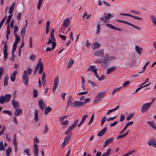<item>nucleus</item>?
<instances>
[{"label":"nucleus","mask_w":156,"mask_h":156,"mask_svg":"<svg viewBox=\"0 0 156 156\" xmlns=\"http://www.w3.org/2000/svg\"><path fill=\"white\" fill-rule=\"evenodd\" d=\"M115 59L116 58L115 57L110 56L108 57L107 55H106L104 58L101 60L102 66L104 67H105L111 61Z\"/></svg>","instance_id":"1"},{"label":"nucleus","mask_w":156,"mask_h":156,"mask_svg":"<svg viewBox=\"0 0 156 156\" xmlns=\"http://www.w3.org/2000/svg\"><path fill=\"white\" fill-rule=\"evenodd\" d=\"M106 95V92L104 91L102 92L98 93L96 96L94 101V103H98V102L101 100Z\"/></svg>","instance_id":"2"},{"label":"nucleus","mask_w":156,"mask_h":156,"mask_svg":"<svg viewBox=\"0 0 156 156\" xmlns=\"http://www.w3.org/2000/svg\"><path fill=\"white\" fill-rule=\"evenodd\" d=\"M11 98V95L9 94H6L4 96L2 95L0 97V103L3 104L5 102L9 101Z\"/></svg>","instance_id":"3"},{"label":"nucleus","mask_w":156,"mask_h":156,"mask_svg":"<svg viewBox=\"0 0 156 156\" xmlns=\"http://www.w3.org/2000/svg\"><path fill=\"white\" fill-rule=\"evenodd\" d=\"M22 79L24 84L27 86L28 85L29 81V77L27 74V70H26L24 71L22 76Z\"/></svg>","instance_id":"4"},{"label":"nucleus","mask_w":156,"mask_h":156,"mask_svg":"<svg viewBox=\"0 0 156 156\" xmlns=\"http://www.w3.org/2000/svg\"><path fill=\"white\" fill-rule=\"evenodd\" d=\"M152 104V102H150L143 105L141 107V112L142 113H144L147 112Z\"/></svg>","instance_id":"5"},{"label":"nucleus","mask_w":156,"mask_h":156,"mask_svg":"<svg viewBox=\"0 0 156 156\" xmlns=\"http://www.w3.org/2000/svg\"><path fill=\"white\" fill-rule=\"evenodd\" d=\"M71 138V135L70 134L68 135L65 137L64 141L61 145V148L62 149H63L66 145L68 143Z\"/></svg>","instance_id":"6"},{"label":"nucleus","mask_w":156,"mask_h":156,"mask_svg":"<svg viewBox=\"0 0 156 156\" xmlns=\"http://www.w3.org/2000/svg\"><path fill=\"white\" fill-rule=\"evenodd\" d=\"M7 41H6L4 47L3 48V52L4 54V61H5L8 58L7 48L8 46L7 44Z\"/></svg>","instance_id":"7"},{"label":"nucleus","mask_w":156,"mask_h":156,"mask_svg":"<svg viewBox=\"0 0 156 156\" xmlns=\"http://www.w3.org/2000/svg\"><path fill=\"white\" fill-rule=\"evenodd\" d=\"M111 16V14L109 13L107 14L105 17L102 16L100 18V20L103 22L106 23L109 21V19Z\"/></svg>","instance_id":"8"},{"label":"nucleus","mask_w":156,"mask_h":156,"mask_svg":"<svg viewBox=\"0 0 156 156\" xmlns=\"http://www.w3.org/2000/svg\"><path fill=\"white\" fill-rule=\"evenodd\" d=\"M59 84V77L57 76L54 80L53 91L54 92L58 87Z\"/></svg>","instance_id":"9"},{"label":"nucleus","mask_w":156,"mask_h":156,"mask_svg":"<svg viewBox=\"0 0 156 156\" xmlns=\"http://www.w3.org/2000/svg\"><path fill=\"white\" fill-rule=\"evenodd\" d=\"M84 103L83 102H80L78 101H76L73 103L72 107L73 108H80L83 105Z\"/></svg>","instance_id":"10"},{"label":"nucleus","mask_w":156,"mask_h":156,"mask_svg":"<svg viewBox=\"0 0 156 156\" xmlns=\"http://www.w3.org/2000/svg\"><path fill=\"white\" fill-rule=\"evenodd\" d=\"M116 21L117 22L122 23H124L127 24L130 26H131L134 27V28H135L139 30H140L141 29L140 27H138L136 26V25H133L131 23H129L126 21L122 20H117Z\"/></svg>","instance_id":"11"},{"label":"nucleus","mask_w":156,"mask_h":156,"mask_svg":"<svg viewBox=\"0 0 156 156\" xmlns=\"http://www.w3.org/2000/svg\"><path fill=\"white\" fill-rule=\"evenodd\" d=\"M94 55L95 56H99L101 57H103L104 55V50L102 49L95 51H94Z\"/></svg>","instance_id":"12"},{"label":"nucleus","mask_w":156,"mask_h":156,"mask_svg":"<svg viewBox=\"0 0 156 156\" xmlns=\"http://www.w3.org/2000/svg\"><path fill=\"white\" fill-rule=\"evenodd\" d=\"M34 150L33 154L35 156H38L39 151V146L37 144H35L33 145Z\"/></svg>","instance_id":"13"},{"label":"nucleus","mask_w":156,"mask_h":156,"mask_svg":"<svg viewBox=\"0 0 156 156\" xmlns=\"http://www.w3.org/2000/svg\"><path fill=\"white\" fill-rule=\"evenodd\" d=\"M12 104L15 109H17L20 108L19 104L18 101L15 100H12Z\"/></svg>","instance_id":"14"},{"label":"nucleus","mask_w":156,"mask_h":156,"mask_svg":"<svg viewBox=\"0 0 156 156\" xmlns=\"http://www.w3.org/2000/svg\"><path fill=\"white\" fill-rule=\"evenodd\" d=\"M113 141V138H111L108 139L105 142V144L103 145V147H107L109 144L112 143Z\"/></svg>","instance_id":"15"},{"label":"nucleus","mask_w":156,"mask_h":156,"mask_svg":"<svg viewBox=\"0 0 156 156\" xmlns=\"http://www.w3.org/2000/svg\"><path fill=\"white\" fill-rule=\"evenodd\" d=\"M98 70V68L94 66H90L87 69L88 71H92L93 73Z\"/></svg>","instance_id":"16"},{"label":"nucleus","mask_w":156,"mask_h":156,"mask_svg":"<svg viewBox=\"0 0 156 156\" xmlns=\"http://www.w3.org/2000/svg\"><path fill=\"white\" fill-rule=\"evenodd\" d=\"M106 26L107 27H108L112 29H114V30L119 31H122V29H120L119 27H115L113 26L112 24H109V23L106 24Z\"/></svg>","instance_id":"17"},{"label":"nucleus","mask_w":156,"mask_h":156,"mask_svg":"<svg viewBox=\"0 0 156 156\" xmlns=\"http://www.w3.org/2000/svg\"><path fill=\"white\" fill-rule=\"evenodd\" d=\"M38 104L40 109L42 110H44L45 107V105L43 101L42 100L39 101Z\"/></svg>","instance_id":"18"},{"label":"nucleus","mask_w":156,"mask_h":156,"mask_svg":"<svg viewBox=\"0 0 156 156\" xmlns=\"http://www.w3.org/2000/svg\"><path fill=\"white\" fill-rule=\"evenodd\" d=\"M100 44L97 42H94L92 45V48L93 50L99 48L100 47Z\"/></svg>","instance_id":"19"},{"label":"nucleus","mask_w":156,"mask_h":156,"mask_svg":"<svg viewBox=\"0 0 156 156\" xmlns=\"http://www.w3.org/2000/svg\"><path fill=\"white\" fill-rule=\"evenodd\" d=\"M107 130V127H105L99 133L97 134V136H101L104 134L106 132Z\"/></svg>","instance_id":"20"},{"label":"nucleus","mask_w":156,"mask_h":156,"mask_svg":"<svg viewBox=\"0 0 156 156\" xmlns=\"http://www.w3.org/2000/svg\"><path fill=\"white\" fill-rule=\"evenodd\" d=\"M107 130V127H105L99 133L97 134V136H101L104 134L106 132Z\"/></svg>","instance_id":"21"},{"label":"nucleus","mask_w":156,"mask_h":156,"mask_svg":"<svg viewBox=\"0 0 156 156\" xmlns=\"http://www.w3.org/2000/svg\"><path fill=\"white\" fill-rule=\"evenodd\" d=\"M148 144L150 146H152L154 147H156V142L154 139L150 140L148 141Z\"/></svg>","instance_id":"22"},{"label":"nucleus","mask_w":156,"mask_h":156,"mask_svg":"<svg viewBox=\"0 0 156 156\" xmlns=\"http://www.w3.org/2000/svg\"><path fill=\"white\" fill-rule=\"evenodd\" d=\"M73 98L72 96H70L67 102V105H66V108H69L71 105L72 104V102L73 101Z\"/></svg>","instance_id":"23"},{"label":"nucleus","mask_w":156,"mask_h":156,"mask_svg":"<svg viewBox=\"0 0 156 156\" xmlns=\"http://www.w3.org/2000/svg\"><path fill=\"white\" fill-rule=\"evenodd\" d=\"M116 69V67L115 66L111 67L108 68L106 72V74H109L112 72L114 71Z\"/></svg>","instance_id":"24"},{"label":"nucleus","mask_w":156,"mask_h":156,"mask_svg":"<svg viewBox=\"0 0 156 156\" xmlns=\"http://www.w3.org/2000/svg\"><path fill=\"white\" fill-rule=\"evenodd\" d=\"M17 73V70L15 71L10 76V80L12 82H14Z\"/></svg>","instance_id":"25"},{"label":"nucleus","mask_w":156,"mask_h":156,"mask_svg":"<svg viewBox=\"0 0 156 156\" xmlns=\"http://www.w3.org/2000/svg\"><path fill=\"white\" fill-rule=\"evenodd\" d=\"M69 19L67 18L64 20L63 23V26L65 28L67 27L69 25Z\"/></svg>","instance_id":"26"},{"label":"nucleus","mask_w":156,"mask_h":156,"mask_svg":"<svg viewBox=\"0 0 156 156\" xmlns=\"http://www.w3.org/2000/svg\"><path fill=\"white\" fill-rule=\"evenodd\" d=\"M16 111L14 112V115L15 116H18L22 114V110L20 109H15Z\"/></svg>","instance_id":"27"},{"label":"nucleus","mask_w":156,"mask_h":156,"mask_svg":"<svg viewBox=\"0 0 156 156\" xmlns=\"http://www.w3.org/2000/svg\"><path fill=\"white\" fill-rule=\"evenodd\" d=\"M147 124L151 127L153 129H156V125L154 122L153 121L150 122L147 121Z\"/></svg>","instance_id":"28"},{"label":"nucleus","mask_w":156,"mask_h":156,"mask_svg":"<svg viewBox=\"0 0 156 156\" xmlns=\"http://www.w3.org/2000/svg\"><path fill=\"white\" fill-rule=\"evenodd\" d=\"M135 49L137 53L139 55H140L142 53V49L138 45H136L135 47Z\"/></svg>","instance_id":"29"},{"label":"nucleus","mask_w":156,"mask_h":156,"mask_svg":"<svg viewBox=\"0 0 156 156\" xmlns=\"http://www.w3.org/2000/svg\"><path fill=\"white\" fill-rule=\"evenodd\" d=\"M42 84L44 86L45 85L46 83V76L44 73H43L42 75Z\"/></svg>","instance_id":"30"},{"label":"nucleus","mask_w":156,"mask_h":156,"mask_svg":"<svg viewBox=\"0 0 156 156\" xmlns=\"http://www.w3.org/2000/svg\"><path fill=\"white\" fill-rule=\"evenodd\" d=\"M15 3H13L11 5V6L10 7L9 9V14H11L12 13V12L14 10V7L15 6Z\"/></svg>","instance_id":"31"},{"label":"nucleus","mask_w":156,"mask_h":156,"mask_svg":"<svg viewBox=\"0 0 156 156\" xmlns=\"http://www.w3.org/2000/svg\"><path fill=\"white\" fill-rule=\"evenodd\" d=\"M150 18L154 26L156 25V19L155 16L153 15H151L150 16Z\"/></svg>","instance_id":"32"},{"label":"nucleus","mask_w":156,"mask_h":156,"mask_svg":"<svg viewBox=\"0 0 156 156\" xmlns=\"http://www.w3.org/2000/svg\"><path fill=\"white\" fill-rule=\"evenodd\" d=\"M74 62V60L72 58H70L67 64V68L68 69L70 68L72 65L73 64Z\"/></svg>","instance_id":"33"},{"label":"nucleus","mask_w":156,"mask_h":156,"mask_svg":"<svg viewBox=\"0 0 156 156\" xmlns=\"http://www.w3.org/2000/svg\"><path fill=\"white\" fill-rule=\"evenodd\" d=\"M122 87H117V88H115L113 90L112 92V95H113L115 92L121 90H122Z\"/></svg>","instance_id":"34"},{"label":"nucleus","mask_w":156,"mask_h":156,"mask_svg":"<svg viewBox=\"0 0 156 156\" xmlns=\"http://www.w3.org/2000/svg\"><path fill=\"white\" fill-rule=\"evenodd\" d=\"M52 110V108L49 107H46L45 109V111L44 114L45 115H46L48 114V113Z\"/></svg>","instance_id":"35"},{"label":"nucleus","mask_w":156,"mask_h":156,"mask_svg":"<svg viewBox=\"0 0 156 156\" xmlns=\"http://www.w3.org/2000/svg\"><path fill=\"white\" fill-rule=\"evenodd\" d=\"M129 133V131H128L126 133H125L122 135H119L117 137V139L122 138L124 137H125L128 135Z\"/></svg>","instance_id":"36"},{"label":"nucleus","mask_w":156,"mask_h":156,"mask_svg":"<svg viewBox=\"0 0 156 156\" xmlns=\"http://www.w3.org/2000/svg\"><path fill=\"white\" fill-rule=\"evenodd\" d=\"M111 151L112 149H111L109 148L105 153L102 154L101 155V156H109Z\"/></svg>","instance_id":"37"},{"label":"nucleus","mask_w":156,"mask_h":156,"mask_svg":"<svg viewBox=\"0 0 156 156\" xmlns=\"http://www.w3.org/2000/svg\"><path fill=\"white\" fill-rule=\"evenodd\" d=\"M26 27L23 28L20 31V34L21 36L22 37H23L25 35V34L26 31Z\"/></svg>","instance_id":"38"},{"label":"nucleus","mask_w":156,"mask_h":156,"mask_svg":"<svg viewBox=\"0 0 156 156\" xmlns=\"http://www.w3.org/2000/svg\"><path fill=\"white\" fill-rule=\"evenodd\" d=\"M34 119L36 122H37L38 120V111H35L34 112Z\"/></svg>","instance_id":"39"},{"label":"nucleus","mask_w":156,"mask_h":156,"mask_svg":"<svg viewBox=\"0 0 156 156\" xmlns=\"http://www.w3.org/2000/svg\"><path fill=\"white\" fill-rule=\"evenodd\" d=\"M11 148L9 147L6 151V156H9L10 153L11 151Z\"/></svg>","instance_id":"40"},{"label":"nucleus","mask_w":156,"mask_h":156,"mask_svg":"<svg viewBox=\"0 0 156 156\" xmlns=\"http://www.w3.org/2000/svg\"><path fill=\"white\" fill-rule=\"evenodd\" d=\"M61 124L63 126H66L68 125L69 123V121L68 120L61 121Z\"/></svg>","instance_id":"41"},{"label":"nucleus","mask_w":156,"mask_h":156,"mask_svg":"<svg viewBox=\"0 0 156 156\" xmlns=\"http://www.w3.org/2000/svg\"><path fill=\"white\" fill-rule=\"evenodd\" d=\"M12 16V14H11V15H9L8 16L7 19L6 20V23H5L6 24H9V22L10 21L11 19Z\"/></svg>","instance_id":"42"},{"label":"nucleus","mask_w":156,"mask_h":156,"mask_svg":"<svg viewBox=\"0 0 156 156\" xmlns=\"http://www.w3.org/2000/svg\"><path fill=\"white\" fill-rule=\"evenodd\" d=\"M8 78L7 76H5V79H4V86H7L8 84Z\"/></svg>","instance_id":"43"},{"label":"nucleus","mask_w":156,"mask_h":156,"mask_svg":"<svg viewBox=\"0 0 156 156\" xmlns=\"http://www.w3.org/2000/svg\"><path fill=\"white\" fill-rule=\"evenodd\" d=\"M94 113H93L91 116V118L90 119V121H89L88 122V125H89L91 124L93 122L94 120Z\"/></svg>","instance_id":"44"},{"label":"nucleus","mask_w":156,"mask_h":156,"mask_svg":"<svg viewBox=\"0 0 156 156\" xmlns=\"http://www.w3.org/2000/svg\"><path fill=\"white\" fill-rule=\"evenodd\" d=\"M16 135H15L14 136V138L13 139V144L14 145L15 147H16L17 146V143L16 142Z\"/></svg>","instance_id":"45"},{"label":"nucleus","mask_w":156,"mask_h":156,"mask_svg":"<svg viewBox=\"0 0 156 156\" xmlns=\"http://www.w3.org/2000/svg\"><path fill=\"white\" fill-rule=\"evenodd\" d=\"M43 0H39L37 6V9H39L41 7L42 2H43Z\"/></svg>","instance_id":"46"},{"label":"nucleus","mask_w":156,"mask_h":156,"mask_svg":"<svg viewBox=\"0 0 156 156\" xmlns=\"http://www.w3.org/2000/svg\"><path fill=\"white\" fill-rule=\"evenodd\" d=\"M107 118L105 116L101 120V126H102Z\"/></svg>","instance_id":"47"},{"label":"nucleus","mask_w":156,"mask_h":156,"mask_svg":"<svg viewBox=\"0 0 156 156\" xmlns=\"http://www.w3.org/2000/svg\"><path fill=\"white\" fill-rule=\"evenodd\" d=\"M33 96L34 98H36L38 94L37 90L36 89H34L33 91Z\"/></svg>","instance_id":"48"},{"label":"nucleus","mask_w":156,"mask_h":156,"mask_svg":"<svg viewBox=\"0 0 156 156\" xmlns=\"http://www.w3.org/2000/svg\"><path fill=\"white\" fill-rule=\"evenodd\" d=\"M24 152L28 156H30V151L29 148H27L25 149L24 151Z\"/></svg>","instance_id":"49"},{"label":"nucleus","mask_w":156,"mask_h":156,"mask_svg":"<svg viewBox=\"0 0 156 156\" xmlns=\"http://www.w3.org/2000/svg\"><path fill=\"white\" fill-rule=\"evenodd\" d=\"M10 27L9 25L8 24L7 26V31L6 33V35H9L10 34Z\"/></svg>","instance_id":"50"},{"label":"nucleus","mask_w":156,"mask_h":156,"mask_svg":"<svg viewBox=\"0 0 156 156\" xmlns=\"http://www.w3.org/2000/svg\"><path fill=\"white\" fill-rule=\"evenodd\" d=\"M4 149V146L3 145L2 141H1L0 142V150L2 151Z\"/></svg>","instance_id":"51"},{"label":"nucleus","mask_w":156,"mask_h":156,"mask_svg":"<svg viewBox=\"0 0 156 156\" xmlns=\"http://www.w3.org/2000/svg\"><path fill=\"white\" fill-rule=\"evenodd\" d=\"M88 83L89 84H90L93 87H96L97 86L96 84L93 83L92 81L91 80H89L87 81Z\"/></svg>","instance_id":"52"},{"label":"nucleus","mask_w":156,"mask_h":156,"mask_svg":"<svg viewBox=\"0 0 156 156\" xmlns=\"http://www.w3.org/2000/svg\"><path fill=\"white\" fill-rule=\"evenodd\" d=\"M129 82L128 81L125 82L123 83L122 85L124 88L126 87L129 84Z\"/></svg>","instance_id":"53"},{"label":"nucleus","mask_w":156,"mask_h":156,"mask_svg":"<svg viewBox=\"0 0 156 156\" xmlns=\"http://www.w3.org/2000/svg\"><path fill=\"white\" fill-rule=\"evenodd\" d=\"M88 116V115L87 114L85 115H83L82 117L81 121H82L83 122H84L86 118Z\"/></svg>","instance_id":"54"},{"label":"nucleus","mask_w":156,"mask_h":156,"mask_svg":"<svg viewBox=\"0 0 156 156\" xmlns=\"http://www.w3.org/2000/svg\"><path fill=\"white\" fill-rule=\"evenodd\" d=\"M68 116L67 115H65L59 118V121H63L64 119H66L68 117Z\"/></svg>","instance_id":"55"},{"label":"nucleus","mask_w":156,"mask_h":156,"mask_svg":"<svg viewBox=\"0 0 156 156\" xmlns=\"http://www.w3.org/2000/svg\"><path fill=\"white\" fill-rule=\"evenodd\" d=\"M130 17L133 18L134 19H136L137 20H143V19L142 18H140L138 16H133V15H131Z\"/></svg>","instance_id":"56"},{"label":"nucleus","mask_w":156,"mask_h":156,"mask_svg":"<svg viewBox=\"0 0 156 156\" xmlns=\"http://www.w3.org/2000/svg\"><path fill=\"white\" fill-rule=\"evenodd\" d=\"M43 70V65L41 64V66H40V68L39 71V74H41Z\"/></svg>","instance_id":"57"},{"label":"nucleus","mask_w":156,"mask_h":156,"mask_svg":"<svg viewBox=\"0 0 156 156\" xmlns=\"http://www.w3.org/2000/svg\"><path fill=\"white\" fill-rule=\"evenodd\" d=\"M14 36L15 37V41H20V37L19 35L17 34H14Z\"/></svg>","instance_id":"58"},{"label":"nucleus","mask_w":156,"mask_h":156,"mask_svg":"<svg viewBox=\"0 0 156 156\" xmlns=\"http://www.w3.org/2000/svg\"><path fill=\"white\" fill-rule=\"evenodd\" d=\"M32 69L30 68H28L27 69V73L29 75H30L32 72Z\"/></svg>","instance_id":"59"},{"label":"nucleus","mask_w":156,"mask_h":156,"mask_svg":"<svg viewBox=\"0 0 156 156\" xmlns=\"http://www.w3.org/2000/svg\"><path fill=\"white\" fill-rule=\"evenodd\" d=\"M73 129H72V128H71V127L70 126L68 129L66 130V131L65 132V134L66 135L68 133H69Z\"/></svg>","instance_id":"60"},{"label":"nucleus","mask_w":156,"mask_h":156,"mask_svg":"<svg viewBox=\"0 0 156 156\" xmlns=\"http://www.w3.org/2000/svg\"><path fill=\"white\" fill-rule=\"evenodd\" d=\"M133 116V114H130L127 117L126 119L127 120H129Z\"/></svg>","instance_id":"61"},{"label":"nucleus","mask_w":156,"mask_h":156,"mask_svg":"<svg viewBox=\"0 0 156 156\" xmlns=\"http://www.w3.org/2000/svg\"><path fill=\"white\" fill-rule=\"evenodd\" d=\"M6 138L9 141H10L11 140V137L10 136V135L9 134H6Z\"/></svg>","instance_id":"62"},{"label":"nucleus","mask_w":156,"mask_h":156,"mask_svg":"<svg viewBox=\"0 0 156 156\" xmlns=\"http://www.w3.org/2000/svg\"><path fill=\"white\" fill-rule=\"evenodd\" d=\"M78 120H76L75 121H74L73 122L72 124V126H74V127L76 126L77 124L78 123Z\"/></svg>","instance_id":"63"},{"label":"nucleus","mask_w":156,"mask_h":156,"mask_svg":"<svg viewBox=\"0 0 156 156\" xmlns=\"http://www.w3.org/2000/svg\"><path fill=\"white\" fill-rule=\"evenodd\" d=\"M35 56L34 55H32L30 56L29 58L30 60L34 61L35 59Z\"/></svg>","instance_id":"64"}]
</instances>
